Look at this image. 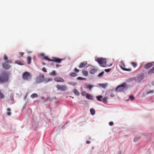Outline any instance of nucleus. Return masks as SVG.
I'll return each mask as SVG.
<instances>
[{
    "label": "nucleus",
    "instance_id": "nucleus-1",
    "mask_svg": "<svg viewBox=\"0 0 154 154\" xmlns=\"http://www.w3.org/2000/svg\"><path fill=\"white\" fill-rule=\"evenodd\" d=\"M97 60L100 66L102 67H106L108 66H111L112 65V64H110V65H106V60L105 58H98Z\"/></svg>",
    "mask_w": 154,
    "mask_h": 154
},
{
    "label": "nucleus",
    "instance_id": "nucleus-2",
    "mask_svg": "<svg viewBox=\"0 0 154 154\" xmlns=\"http://www.w3.org/2000/svg\"><path fill=\"white\" fill-rule=\"evenodd\" d=\"M127 88L128 86L126 83L124 82L121 85L118 86L116 88V91L117 92L123 91Z\"/></svg>",
    "mask_w": 154,
    "mask_h": 154
},
{
    "label": "nucleus",
    "instance_id": "nucleus-3",
    "mask_svg": "<svg viewBox=\"0 0 154 154\" xmlns=\"http://www.w3.org/2000/svg\"><path fill=\"white\" fill-rule=\"evenodd\" d=\"M45 79V75L42 73H40L35 79V82L36 83H40L43 82Z\"/></svg>",
    "mask_w": 154,
    "mask_h": 154
},
{
    "label": "nucleus",
    "instance_id": "nucleus-4",
    "mask_svg": "<svg viewBox=\"0 0 154 154\" xmlns=\"http://www.w3.org/2000/svg\"><path fill=\"white\" fill-rule=\"evenodd\" d=\"M31 77V74L27 72H24L22 75V78L24 80H28Z\"/></svg>",
    "mask_w": 154,
    "mask_h": 154
},
{
    "label": "nucleus",
    "instance_id": "nucleus-5",
    "mask_svg": "<svg viewBox=\"0 0 154 154\" xmlns=\"http://www.w3.org/2000/svg\"><path fill=\"white\" fill-rule=\"evenodd\" d=\"M8 78L7 75L5 73L3 74V76H0V82H2L8 80Z\"/></svg>",
    "mask_w": 154,
    "mask_h": 154
},
{
    "label": "nucleus",
    "instance_id": "nucleus-6",
    "mask_svg": "<svg viewBox=\"0 0 154 154\" xmlns=\"http://www.w3.org/2000/svg\"><path fill=\"white\" fill-rule=\"evenodd\" d=\"M56 87L57 90H61V91H65L67 89V87L65 85H57Z\"/></svg>",
    "mask_w": 154,
    "mask_h": 154
},
{
    "label": "nucleus",
    "instance_id": "nucleus-7",
    "mask_svg": "<svg viewBox=\"0 0 154 154\" xmlns=\"http://www.w3.org/2000/svg\"><path fill=\"white\" fill-rule=\"evenodd\" d=\"M144 75L143 74H140L138 75L135 78V79L137 82H140L143 78Z\"/></svg>",
    "mask_w": 154,
    "mask_h": 154
},
{
    "label": "nucleus",
    "instance_id": "nucleus-8",
    "mask_svg": "<svg viewBox=\"0 0 154 154\" xmlns=\"http://www.w3.org/2000/svg\"><path fill=\"white\" fill-rule=\"evenodd\" d=\"M120 63L121 65L120 66V67L122 70L127 71H131V69H126L124 68V67H125V65L124 62L122 61Z\"/></svg>",
    "mask_w": 154,
    "mask_h": 154
},
{
    "label": "nucleus",
    "instance_id": "nucleus-9",
    "mask_svg": "<svg viewBox=\"0 0 154 154\" xmlns=\"http://www.w3.org/2000/svg\"><path fill=\"white\" fill-rule=\"evenodd\" d=\"M2 66L5 69H9L11 67V66H10L8 63V62H6L2 64Z\"/></svg>",
    "mask_w": 154,
    "mask_h": 154
},
{
    "label": "nucleus",
    "instance_id": "nucleus-10",
    "mask_svg": "<svg viewBox=\"0 0 154 154\" xmlns=\"http://www.w3.org/2000/svg\"><path fill=\"white\" fill-rule=\"evenodd\" d=\"M63 60V59H61L56 57H52V59H51V61H53L57 63H61Z\"/></svg>",
    "mask_w": 154,
    "mask_h": 154
},
{
    "label": "nucleus",
    "instance_id": "nucleus-11",
    "mask_svg": "<svg viewBox=\"0 0 154 154\" xmlns=\"http://www.w3.org/2000/svg\"><path fill=\"white\" fill-rule=\"evenodd\" d=\"M54 80L57 82H63L64 80L63 79L60 77H57L54 78Z\"/></svg>",
    "mask_w": 154,
    "mask_h": 154
},
{
    "label": "nucleus",
    "instance_id": "nucleus-12",
    "mask_svg": "<svg viewBox=\"0 0 154 154\" xmlns=\"http://www.w3.org/2000/svg\"><path fill=\"white\" fill-rule=\"evenodd\" d=\"M88 64L87 62V61H84L82 62L79 65V68H82L86 66Z\"/></svg>",
    "mask_w": 154,
    "mask_h": 154
},
{
    "label": "nucleus",
    "instance_id": "nucleus-13",
    "mask_svg": "<svg viewBox=\"0 0 154 154\" xmlns=\"http://www.w3.org/2000/svg\"><path fill=\"white\" fill-rule=\"evenodd\" d=\"M152 64L151 63H148L145 65L144 66V68H145L148 69H149L152 67Z\"/></svg>",
    "mask_w": 154,
    "mask_h": 154
},
{
    "label": "nucleus",
    "instance_id": "nucleus-14",
    "mask_svg": "<svg viewBox=\"0 0 154 154\" xmlns=\"http://www.w3.org/2000/svg\"><path fill=\"white\" fill-rule=\"evenodd\" d=\"M15 63L20 65L22 66L23 65V62L20 60H16L15 61Z\"/></svg>",
    "mask_w": 154,
    "mask_h": 154
},
{
    "label": "nucleus",
    "instance_id": "nucleus-15",
    "mask_svg": "<svg viewBox=\"0 0 154 154\" xmlns=\"http://www.w3.org/2000/svg\"><path fill=\"white\" fill-rule=\"evenodd\" d=\"M97 71V70L95 69H92L89 71V73L91 74H94Z\"/></svg>",
    "mask_w": 154,
    "mask_h": 154
},
{
    "label": "nucleus",
    "instance_id": "nucleus-16",
    "mask_svg": "<svg viewBox=\"0 0 154 154\" xmlns=\"http://www.w3.org/2000/svg\"><path fill=\"white\" fill-rule=\"evenodd\" d=\"M86 98L89 100H93V97L91 95L88 93L86 96Z\"/></svg>",
    "mask_w": 154,
    "mask_h": 154
},
{
    "label": "nucleus",
    "instance_id": "nucleus-17",
    "mask_svg": "<svg viewBox=\"0 0 154 154\" xmlns=\"http://www.w3.org/2000/svg\"><path fill=\"white\" fill-rule=\"evenodd\" d=\"M82 73L85 76H87L88 75V72L86 70H83L82 71Z\"/></svg>",
    "mask_w": 154,
    "mask_h": 154
},
{
    "label": "nucleus",
    "instance_id": "nucleus-18",
    "mask_svg": "<svg viewBox=\"0 0 154 154\" xmlns=\"http://www.w3.org/2000/svg\"><path fill=\"white\" fill-rule=\"evenodd\" d=\"M69 76L71 77H75L77 75V73L75 72H72L70 73L69 74Z\"/></svg>",
    "mask_w": 154,
    "mask_h": 154
},
{
    "label": "nucleus",
    "instance_id": "nucleus-19",
    "mask_svg": "<svg viewBox=\"0 0 154 154\" xmlns=\"http://www.w3.org/2000/svg\"><path fill=\"white\" fill-rule=\"evenodd\" d=\"M153 73H154V67L150 69L148 72L149 74H152Z\"/></svg>",
    "mask_w": 154,
    "mask_h": 154
},
{
    "label": "nucleus",
    "instance_id": "nucleus-20",
    "mask_svg": "<svg viewBox=\"0 0 154 154\" xmlns=\"http://www.w3.org/2000/svg\"><path fill=\"white\" fill-rule=\"evenodd\" d=\"M73 91V93H74V94L76 95H79V91L76 89H74Z\"/></svg>",
    "mask_w": 154,
    "mask_h": 154
},
{
    "label": "nucleus",
    "instance_id": "nucleus-21",
    "mask_svg": "<svg viewBox=\"0 0 154 154\" xmlns=\"http://www.w3.org/2000/svg\"><path fill=\"white\" fill-rule=\"evenodd\" d=\"M107 84H100L99 85V86L103 88H105L107 86Z\"/></svg>",
    "mask_w": 154,
    "mask_h": 154
},
{
    "label": "nucleus",
    "instance_id": "nucleus-22",
    "mask_svg": "<svg viewBox=\"0 0 154 154\" xmlns=\"http://www.w3.org/2000/svg\"><path fill=\"white\" fill-rule=\"evenodd\" d=\"M30 97L32 98H37L38 97V95L34 93L31 94L30 96Z\"/></svg>",
    "mask_w": 154,
    "mask_h": 154
},
{
    "label": "nucleus",
    "instance_id": "nucleus-23",
    "mask_svg": "<svg viewBox=\"0 0 154 154\" xmlns=\"http://www.w3.org/2000/svg\"><path fill=\"white\" fill-rule=\"evenodd\" d=\"M154 93V91L153 90H149L147 91L146 92V93L145 94H146V95H147V94H152Z\"/></svg>",
    "mask_w": 154,
    "mask_h": 154
},
{
    "label": "nucleus",
    "instance_id": "nucleus-24",
    "mask_svg": "<svg viewBox=\"0 0 154 154\" xmlns=\"http://www.w3.org/2000/svg\"><path fill=\"white\" fill-rule=\"evenodd\" d=\"M49 74L52 76H55L57 75L55 70H53L51 72L49 73Z\"/></svg>",
    "mask_w": 154,
    "mask_h": 154
},
{
    "label": "nucleus",
    "instance_id": "nucleus-25",
    "mask_svg": "<svg viewBox=\"0 0 154 154\" xmlns=\"http://www.w3.org/2000/svg\"><path fill=\"white\" fill-rule=\"evenodd\" d=\"M27 60L28 61L27 63L29 64H30L31 60V57L29 56L28 57Z\"/></svg>",
    "mask_w": 154,
    "mask_h": 154
},
{
    "label": "nucleus",
    "instance_id": "nucleus-26",
    "mask_svg": "<svg viewBox=\"0 0 154 154\" xmlns=\"http://www.w3.org/2000/svg\"><path fill=\"white\" fill-rule=\"evenodd\" d=\"M93 87V85H91L90 84H88L86 86V88H88L90 90H91V88Z\"/></svg>",
    "mask_w": 154,
    "mask_h": 154
},
{
    "label": "nucleus",
    "instance_id": "nucleus-27",
    "mask_svg": "<svg viewBox=\"0 0 154 154\" xmlns=\"http://www.w3.org/2000/svg\"><path fill=\"white\" fill-rule=\"evenodd\" d=\"M102 97L101 96H98L96 97V98L97 100L101 101H102Z\"/></svg>",
    "mask_w": 154,
    "mask_h": 154
},
{
    "label": "nucleus",
    "instance_id": "nucleus-28",
    "mask_svg": "<svg viewBox=\"0 0 154 154\" xmlns=\"http://www.w3.org/2000/svg\"><path fill=\"white\" fill-rule=\"evenodd\" d=\"M7 111H8V112L7 113V115L8 116H10L11 114V112H10L11 109L10 108H8L7 109Z\"/></svg>",
    "mask_w": 154,
    "mask_h": 154
},
{
    "label": "nucleus",
    "instance_id": "nucleus-29",
    "mask_svg": "<svg viewBox=\"0 0 154 154\" xmlns=\"http://www.w3.org/2000/svg\"><path fill=\"white\" fill-rule=\"evenodd\" d=\"M90 111L91 115H94L95 113V111L93 109H91L90 110Z\"/></svg>",
    "mask_w": 154,
    "mask_h": 154
},
{
    "label": "nucleus",
    "instance_id": "nucleus-30",
    "mask_svg": "<svg viewBox=\"0 0 154 154\" xmlns=\"http://www.w3.org/2000/svg\"><path fill=\"white\" fill-rule=\"evenodd\" d=\"M52 80V78H49L48 79H46L45 80V82L47 83L48 82L51 81Z\"/></svg>",
    "mask_w": 154,
    "mask_h": 154
},
{
    "label": "nucleus",
    "instance_id": "nucleus-31",
    "mask_svg": "<svg viewBox=\"0 0 154 154\" xmlns=\"http://www.w3.org/2000/svg\"><path fill=\"white\" fill-rule=\"evenodd\" d=\"M44 59L49 61H51V59H49L47 56H45L44 57Z\"/></svg>",
    "mask_w": 154,
    "mask_h": 154
},
{
    "label": "nucleus",
    "instance_id": "nucleus-32",
    "mask_svg": "<svg viewBox=\"0 0 154 154\" xmlns=\"http://www.w3.org/2000/svg\"><path fill=\"white\" fill-rule=\"evenodd\" d=\"M68 84L73 86H75L77 84L75 82H68Z\"/></svg>",
    "mask_w": 154,
    "mask_h": 154
},
{
    "label": "nucleus",
    "instance_id": "nucleus-33",
    "mask_svg": "<svg viewBox=\"0 0 154 154\" xmlns=\"http://www.w3.org/2000/svg\"><path fill=\"white\" fill-rule=\"evenodd\" d=\"M107 98L106 97H104L102 99V101L103 103H106L107 102Z\"/></svg>",
    "mask_w": 154,
    "mask_h": 154
},
{
    "label": "nucleus",
    "instance_id": "nucleus-34",
    "mask_svg": "<svg viewBox=\"0 0 154 154\" xmlns=\"http://www.w3.org/2000/svg\"><path fill=\"white\" fill-rule=\"evenodd\" d=\"M4 96L0 91V99H3L4 98Z\"/></svg>",
    "mask_w": 154,
    "mask_h": 154
},
{
    "label": "nucleus",
    "instance_id": "nucleus-35",
    "mask_svg": "<svg viewBox=\"0 0 154 154\" xmlns=\"http://www.w3.org/2000/svg\"><path fill=\"white\" fill-rule=\"evenodd\" d=\"M131 64L134 67H136L137 66V63L135 62H132Z\"/></svg>",
    "mask_w": 154,
    "mask_h": 154
},
{
    "label": "nucleus",
    "instance_id": "nucleus-36",
    "mask_svg": "<svg viewBox=\"0 0 154 154\" xmlns=\"http://www.w3.org/2000/svg\"><path fill=\"white\" fill-rule=\"evenodd\" d=\"M77 79L78 80H83L86 79L85 78H83L81 77H79L77 78Z\"/></svg>",
    "mask_w": 154,
    "mask_h": 154
},
{
    "label": "nucleus",
    "instance_id": "nucleus-37",
    "mask_svg": "<svg viewBox=\"0 0 154 154\" xmlns=\"http://www.w3.org/2000/svg\"><path fill=\"white\" fill-rule=\"evenodd\" d=\"M88 93H87L85 91H83L82 92V95L83 96H86Z\"/></svg>",
    "mask_w": 154,
    "mask_h": 154
},
{
    "label": "nucleus",
    "instance_id": "nucleus-38",
    "mask_svg": "<svg viewBox=\"0 0 154 154\" xmlns=\"http://www.w3.org/2000/svg\"><path fill=\"white\" fill-rule=\"evenodd\" d=\"M104 73V71H103L102 72L100 73L98 75V77H100L103 76Z\"/></svg>",
    "mask_w": 154,
    "mask_h": 154
},
{
    "label": "nucleus",
    "instance_id": "nucleus-39",
    "mask_svg": "<svg viewBox=\"0 0 154 154\" xmlns=\"http://www.w3.org/2000/svg\"><path fill=\"white\" fill-rule=\"evenodd\" d=\"M129 99L131 100H133L134 99V97L133 95H131L129 97Z\"/></svg>",
    "mask_w": 154,
    "mask_h": 154
},
{
    "label": "nucleus",
    "instance_id": "nucleus-40",
    "mask_svg": "<svg viewBox=\"0 0 154 154\" xmlns=\"http://www.w3.org/2000/svg\"><path fill=\"white\" fill-rule=\"evenodd\" d=\"M74 71L77 72H79V70L78 69L76 68H75L74 69Z\"/></svg>",
    "mask_w": 154,
    "mask_h": 154
},
{
    "label": "nucleus",
    "instance_id": "nucleus-41",
    "mask_svg": "<svg viewBox=\"0 0 154 154\" xmlns=\"http://www.w3.org/2000/svg\"><path fill=\"white\" fill-rule=\"evenodd\" d=\"M42 70L43 72H47V70H46V68H45V67H43L42 68Z\"/></svg>",
    "mask_w": 154,
    "mask_h": 154
},
{
    "label": "nucleus",
    "instance_id": "nucleus-42",
    "mask_svg": "<svg viewBox=\"0 0 154 154\" xmlns=\"http://www.w3.org/2000/svg\"><path fill=\"white\" fill-rule=\"evenodd\" d=\"M4 58L5 60H7L8 59V57L5 54L4 57Z\"/></svg>",
    "mask_w": 154,
    "mask_h": 154
},
{
    "label": "nucleus",
    "instance_id": "nucleus-43",
    "mask_svg": "<svg viewBox=\"0 0 154 154\" xmlns=\"http://www.w3.org/2000/svg\"><path fill=\"white\" fill-rule=\"evenodd\" d=\"M110 70H111L110 69H105V71L106 72H109L110 71Z\"/></svg>",
    "mask_w": 154,
    "mask_h": 154
},
{
    "label": "nucleus",
    "instance_id": "nucleus-44",
    "mask_svg": "<svg viewBox=\"0 0 154 154\" xmlns=\"http://www.w3.org/2000/svg\"><path fill=\"white\" fill-rule=\"evenodd\" d=\"M109 125L110 126H112L113 125V122H110L109 123Z\"/></svg>",
    "mask_w": 154,
    "mask_h": 154
},
{
    "label": "nucleus",
    "instance_id": "nucleus-45",
    "mask_svg": "<svg viewBox=\"0 0 154 154\" xmlns=\"http://www.w3.org/2000/svg\"><path fill=\"white\" fill-rule=\"evenodd\" d=\"M24 54V53L23 52H20L19 53V54L21 56H22Z\"/></svg>",
    "mask_w": 154,
    "mask_h": 154
},
{
    "label": "nucleus",
    "instance_id": "nucleus-46",
    "mask_svg": "<svg viewBox=\"0 0 154 154\" xmlns=\"http://www.w3.org/2000/svg\"><path fill=\"white\" fill-rule=\"evenodd\" d=\"M86 143L88 144L91 143V142L89 141H86Z\"/></svg>",
    "mask_w": 154,
    "mask_h": 154
},
{
    "label": "nucleus",
    "instance_id": "nucleus-47",
    "mask_svg": "<svg viewBox=\"0 0 154 154\" xmlns=\"http://www.w3.org/2000/svg\"><path fill=\"white\" fill-rule=\"evenodd\" d=\"M60 66H61V65H58V64H57L56 65V67H60Z\"/></svg>",
    "mask_w": 154,
    "mask_h": 154
},
{
    "label": "nucleus",
    "instance_id": "nucleus-48",
    "mask_svg": "<svg viewBox=\"0 0 154 154\" xmlns=\"http://www.w3.org/2000/svg\"><path fill=\"white\" fill-rule=\"evenodd\" d=\"M7 62H8V63H12V62L10 60H9Z\"/></svg>",
    "mask_w": 154,
    "mask_h": 154
},
{
    "label": "nucleus",
    "instance_id": "nucleus-49",
    "mask_svg": "<svg viewBox=\"0 0 154 154\" xmlns=\"http://www.w3.org/2000/svg\"><path fill=\"white\" fill-rule=\"evenodd\" d=\"M152 84L154 86V81L152 82Z\"/></svg>",
    "mask_w": 154,
    "mask_h": 154
},
{
    "label": "nucleus",
    "instance_id": "nucleus-50",
    "mask_svg": "<svg viewBox=\"0 0 154 154\" xmlns=\"http://www.w3.org/2000/svg\"><path fill=\"white\" fill-rule=\"evenodd\" d=\"M44 54H41V56H44Z\"/></svg>",
    "mask_w": 154,
    "mask_h": 154
},
{
    "label": "nucleus",
    "instance_id": "nucleus-51",
    "mask_svg": "<svg viewBox=\"0 0 154 154\" xmlns=\"http://www.w3.org/2000/svg\"><path fill=\"white\" fill-rule=\"evenodd\" d=\"M42 64L43 65H45V63H42Z\"/></svg>",
    "mask_w": 154,
    "mask_h": 154
},
{
    "label": "nucleus",
    "instance_id": "nucleus-52",
    "mask_svg": "<svg viewBox=\"0 0 154 154\" xmlns=\"http://www.w3.org/2000/svg\"><path fill=\"white\" fill-rule=\"evenodd\" d=\"M48 99H49V98H47L46 99V100H48Z\"/></svg>",
    "mask_w": 154,
    "mask_h": 154
},
{
    "label": "nucleus",
    "instance_id": "nucleus-53",
    "mask_svg": "<svg viewBox=\"0 0 154 154\" xmlns=\"http://www.w3.org/2000/svg\"><path fill=\"white\" fill-rule=\"evenodd\" d=\"M44 97H42V99H44Z\"/></svg>",
    "mask_w": 154,
    "mask_h": 154
},
{
    "label": "nucleus",
    "instance_id": "nucleus-54",
    "mask_svg": "<svg viewBox=\"0 0 154 154\" xmlns=\"http://www.w3.org/2000/svg\"><path fill=\"white\" fill-rule=\"evenodd\" d=\"M70 97H72V98H73V97H71V96H70Z\"/></svg>",
    "mask_w": 154,
    "mask_h": 154
},
{
    "label": "nucleus",
    "instance_id": "nucleus-55",
    "mask_svg": "<svg viewBox=\"0 0 154 154\" xmlns=\"http://www.w3.org/2000/svg\"><path fill=\"white\" fill-rule=\"evenodd\" d=\"M31 52H29V53H30Z\"/></svg>",
    "mask_w": 154,
    "mask_h": 154
}]
</instances>
